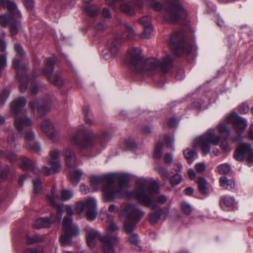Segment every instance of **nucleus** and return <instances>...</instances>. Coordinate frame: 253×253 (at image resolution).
I'll return each mask as SVG.
<instances>
[{
  "mask_svg": "<svg viewBox=\"0 0 253 253\" xmlns=\"http://www.w3.org/2000/svg\"><path fill=\"white\" fill-rule=\"evenodd\" d=\"M67 220L71 221L70 219L66 218L63 222L65 234L61 235L59 241L62 246H71L72 245V237L77 236L79 234L80 230L77 226H69L67 224Z\"/></svg>",
  "mask_w": 253,
  "mask_h": 253,
  "instance_id": "11",
  "label": "nucleus"
},
{
  "mask_svg": "<svg viewBox=\"0 0 253 253\" xmlns=\"http://www.w3.org/2000/svg\"><path fill=\"white\" fill-rule=\"evenodd\" d=\"M143 32L140 35V38L141 39L149 38L153 32V28L151 25L144 27Z\"/></svg>",
  "mask_w": 253,
  "mask_h": 253,
  "instance_id": "39",
  "label": "nucleus"
},
{
  "mask_svg": "<svg viewBox=\"0 0 253 253\" xmlns=\"http://www.w3.org/2000/svg\"><path fill=\"white\" fill-rule=\"evenodd\" d=\"M83 175V171L80 169H77L70 174V178L71 182L75 185H77L80 181Z\"/></svg>",
  "mask_w": 253,
  "mask_h": 253,
  "instance_id": "32",
  "label": "nucleus"
},
{
  "mask_svg": "<svg viewBox=\"0 0 253 253\" xmlns=\"http://www.w3.org/2000/svg\"><path fill=\"white\" fill-rule=\"evenodd\" d=\"M84 231L85 232L86 243L90 248L93 249L95 247V239L98 237L101 243L103 253H115L114 246L118 244L120 242L118 237L100 235L98 231L89 225H86Z\"/></svg>",
  "mask_w": 253,
  "mask_h": 253,
  "instance_id": "3",
  "label": "nucleus"
},
{
  "mask_svg": "<svg viewBox=\"0 0 253 253\" xmlns=\"http://www.w3.org/2000/svg\"><path fill=\"white\" fill-rule=\"evenodd\" d=\"M136 189L134 196L139 203L152 209L156 207L155 202V194L159 193V188L156 183H150L144 178L136 181Z\"/></svg>",
  "mask_w": 253,
  "mask_h": 253,
  "instance_id": "2",
  "label": "nucleus"
},
{
  "mask_svg": "<svg viewBox=\"0 0 253 253\" xmlns=\"http://www.w3.org/2000/svg\"><path fill=\"white\" fill-rule=\"evenodd\" d=\"M29 105L30 106V108L34 111L35 109H37L38 113L39 114H40L41 110L42 108L39 107L38 105V101L37 100H35L33 101H30L29 103Z\"/></svg>",
  "mask_w": 253,
  "mask_h": 253,
  "instance_id": "51",
  "label": "nucleus"
},
{
  "mask_svg": "<svg viewBox=\"0 0 253 253\" xmlns=\"http://www.w3.org/2000/svg\"><path fill=\"white\" fill-rule=\"evenodd\" d=\"M162 216V210L155 211L150 214L149 221L151 224L156 223L160 219Z\"/></svg>",
  "mask_w": 253,
  "mask_h": 253,
  "instance_id": "35",
  "label": "nucleus"
},
{
  "mask_svg": "<svg viewBox=\"0 0 253 253\" xmlns=\"http://www.w3.org/2000/svg\"><path fill=\"white\" fill-rule=\"evenodd\" d=\"M122 40L120 38H114L110 40L108 43L107 47L103 50L102 54L104 58L109 59L110 58H116L121 50Z\"/></svg>",
  "mask_w": 253,
  "mask_h": 253,
  "instance_id": "12",
  "label": "nucleus"
},
{
  "mask_svg": "<svg viewBox=\"0 0 253 253\" xmlns=\"http://www.w3.org/2000/svg\"><path fill=\"white\" fill-rule=\"evenodd\" d=\"M234 158L238 161L246 160L249 167L253 165V149L249 143H242L236 149L234 154Z\"/></svg>",
  "mask_w": 253,
  "mask_h": 253,
  "instance_id": "9",
  "label": "nucleus"
},
{
  "mask_svg": "<svg viewBox=\"0 0 253 253\" xmlns=\"http://www.w3.org/2000/svg\"><path fill=\"white\" fill-rule=\"evenodd\" d=\"M65 160L67 166L69 168H72L75 166L76 158L74 153H72L69 149L65 150Z\"/></svg>",
  "mask_w": 253,
  "mask_h": 253,
  "instance_id": "27",
  "label": "nucleus"
},
{
  "mask_svg": "<svg viewBox=\"0 0 253 253\" xmlns=\"http://www.w3.org/2000/svg\"><path fill=\"white\" fill-rule=\"evenodd\" d=\"M126 60L129 66L137 72V68L141 64H142V61L143 60L141 49L136 47L128 49Z\"/></svg>",
  "mask_w": 253,
  "mask_h": 253,
  "instance_id": "13",
  "label": "nucleus"
},
{
  "mask_svg": "<svg viewBox=\"0 0 253 253\" xmlns=\"http://www.w3.org/2000/svg\"><path fill=\"white\" fill-rule=\"evenodd\" d=\"M125 32L123 38L128 40H133L135 39L136 33L133 29L127 24H125Z\"/></svg>",
  "mask_w": 253,
  "mask_h": 253,
  "instance_id": "29",
  "label": "nucleus"
},
{
  "mask_svg": "<svg viewBox=\"0 0 253 253\" xmlns=\"http://www.w3.org/2000/svg\"><path fill=\"white\" fill-rule=\"evenodd\" d=\"M220 146L224 151H227L228 150V145L226 140H223L222 141Z\"/></svg>",
  "mask_w": 253,
  "mask_h": 253,
  "instance_id": "63",
  "label": "nucleus"
},
{
  "mask_svg": "<svg viewBox=\"0 0 253 253\" xmlns=\"http://www.w3.org/2000/svg\"><path fill=\"white\" fill-rule=\"evenodd\" d=\"M74 211L72 209V207L71 206H68L66 207V215L64 217L63 219V222H64L65 219L66 218H67L68 219H70V222H69L68 220H67V224L69 226H75V225L72 224V216L73 214Z\"/></svg>",
  "mask_w": 253,
  "mask_h": 253,
  "instance_id": "37",
  "label": "nucleus"
},
{
  "mask_svg": "<svg viewBox=\"0 0 253 253\" xmlns=\"http://www.w3.org/2000/svg\"><path fill=\"white\" fill-rule=\"evenodd\" d=\"M119 230L118 226L115 223H111L107 227V232L115 233Z\"/></svg>",
  "mask_w": 253,
  "mask_h": 253,
  "instance_id": "52",
  "label": "nucleus"
},
{
  "mask_svg": "<svg viewBox=\"0 0 253 253\" xmlns=\"http://www.w3.org/2000/svg\"><path fill=\"white\" fill-rule=\"evenodd\" d=\"M4 6H0V9L1 8H6L11 13V16L16 18H20L21 14L17 5L14 1L10 0H6L4 1Z\"/></svg>",
  "mask_w": 253,
  "mask_h": 253,
  "instance_id": "24",
  "label": "nucleus"
},
{
  "mask_svg": "<svg viewBox=\"0 0 253 253\" xmlns=\"http://www.w3.org/2000/svg\"><path fill=\"white\" fill-rule=\"evenodd\" d=\"M163 143L161 142H157L154 147V157L156 159H159L161 157L162 152L161 149L163 147Z\"/></svg>",
  "mask_w": 253,
  "mask_h": 253,
  "instance_id": "38",
  "label": "nucleus"
},
{
  "mask_svg": "<svg viewBox=\"0 0 253 253\" xmlns=\"http://www.w3.org/2000/svg\"><path fill=\"white\" fill-rule=\"evenodd\" d=\"M122 214L126 217L124 229L126 234H130L135 229L137 223L144 215L145 212L133 204H126L122 207Z\"/></svg>",
  "mask_w": 253,
  "mask_h": 253,
  "instance_id": "4",
  "label": "nucleus"
},
{
  "mask_svg": "<svg viewBox=\"0 0 253 253\" xmlns=\"http://www.w3.org/2000/svg\"><path fill=\"white\" fill-rule=\"evenodd\" d=\"M127 182L126 175L123 174L112 173L102 176L93 175L90 178V187L93 191H96L100 185L103 186V197L106 202L120 197Z\"/></svg>",
  "mask_w": 253,
  "mask_h": 253,
  "instance_id": "1",
  "label": "nucleus"
},
{
  "mask_svg": "<svg viewBox=\"0 0 253 253\" xmlns=\"http://www.w3.org/2000/svg\"><path fill=\"white\" fill-rule=\"evenodd\" d=\"M177 124L178 122L174 118L170 119L168 122V125L171 127L176 126L177 125Z\"/></svg>",
  "mask_w": 253,
  "mask_h": 253,
  "instance_id": "61",
  "label": "nucleus"
},
{
  "mask_svg": "<svg viewBox=\"0 0 253 253\" xmlns=\"http://www.w3.org/2000/svg\"><path fill=\"white\" fill-rule=\"evenodd\" d=\"M172 66V62L169 56H166L161 62H159L155 58H149L143 60L137 72L151 75L156 72L159 68L164 72L169 71Z\"/></svg>",
  "mask_w": 253,
  "mask_h": 253,
  "instance_id": "5",
  "label": "nucleus"
},
{
  "mask_svg": "<svg viewBox=\"0 0 253 253\" xmlns=\"http://www.w3.org/2000/svg\"><path fill=\"white\" fill-rule=\"evenodd\" d=\"M126 147L129 149H133L135 147V144L133 140H127L125 142Z\"/></svg>",
  "mask_w": 253,
  "mask_h": 253,
  "instance_id": "55",
  "label": "nucleus"
},
{
  "mask_svg": "<svg viewBox=\"0 0 253 253\" xmlns=\"http://www.w3.org/2000/svg\"><path fill=\"white\" fill-rule=\"evenodd\" d=\"M15 19L8 14L0 15V24L2 26H6L9 23L10 32L12 36L16 35L22 28L20 21Z\"/></svg>",
  "mask_w": 253,
  "mask_h": 253,
  "instance_id": "15",
  "label": "nucleus"
},
{
  "mask_svg": "<svg viewBox=\"0 0 253 253\" xmlns=\"http://www.w3.org/2000/svg\"><path fill=\"white\" fill-rule=\"evenodd\" d=\"M121 10L128 15H133L135 12L131 6L127 3H123L120 6Z\"/></svg>",
  "mask_w": 253,
  "mask_h": 253,
  "instance_id": "34",
  "label": "nucleus"
},
{
  "mask_svg": "<svg viewBox=\"0 0 253 253\" xmlns=\"http://www.w3.org/2000/svg\"><path fill=\"white\" fill-rule=\"evenodd\" d=\"M219 132L221 135H225L228 136L230 134V130L227 127L226 125L223 123H220L217 126Z\"/></svg>",
  "mask_w": 253,
  "mask_h": 253,
  "instance_id": "41",
  "label": "nucleus"
},
{
  "mask_svg": "<svg viewBox=\"0 0 253 253\" xmlns=\"http://www.w3.org/2000/svg\"><path fill=\"white\" fill-rule=\"evenodd\" d=\"M195 169L198 172L201 173L205 171L206 166L204 163H198L195 166Z\"/></svg>",
  "mask_w": 253,
  "mask_h": 253,
  "instance_id": "54",
  "label": "nucleus"
},
{
  "mask_svg": "<svg viewBox=\"0 0 253 253\" xmlns=\"http://www.w3.org/2000/svg\"><path fill=\"white\" fill-rule=\"evenodd\" d=\"M217 169L220 174H226L230 171L231 167L228 164H223L218 166Z\"/></svg>",
  "mask_w": 253,
  "mask_h": 253,
  "instance_id": "40",
  "label": "nucleus"
},
{
  "mask_svg": "<svg viewBox=\"0 0 253 253\" xmlns=\"http://www.w3.org/2000/svg\"><path fill=\"white\" fill-rule=\"evenodd\" d=\"M84 210H86V215L88 220L95 219L97 215L96 200L94 198H89L85 201V203L78 202L76 208L77 212L80 213Z\"/></svg>",
  "mask_w": 253,
  "mask_h": 253,
  "instance_id": "10",
  "label": "nucleus"
},
{
  "mask_svg": "<svg viewBox=\"0 0 253 253\" xmlns=\"http://www.w3.org/2000/svg\"><path fill=\"white\" fill-rule=\"evenodd\" d=\"M14 49L17 54L22 58L24 55L25 53L21 45L19 44H15L14 46Z\"/></svg>",
  "mask_w": 253,
  "mask_h": 253,
  "instance_id": "50",
  "label": "nucleus"
},
{
  "mask_svg": "<svg viewBox=\"0 0 253 253\" xmlns=\"http://www.w3.org/2000/svg\"><path fill=\"white\" fill-rule=\"evenodd\" d=\"M220 186L225 189H232L235 186V182L232 179H228L226 176H222L219 180Z\"/></svg>",
  "mask_w": 253,
  "mask_h": 253,
  "instance_id": "30",
  "label": "nucleus"
},
{
  "mask_svg": "<svg viewBox=\"0 0 253 253\" xmlns=\"http://www.w3.org/2000/svg\"><path fill=\"white\" fill-rule=\"evenodd\" d=\"M151 19L149 16H143L138 20L139 23L144 27L150 25Z\"/></svg>",
  "mask_w": 253,
  "mask_h": 253,
  "instance_id": "48",
  "label": "nucleus"
},
{
  "mask_svg": "<svg viewBox=\"0 0 253 253\" xmlns=\"http://www.w3.org/2000/svg\"><path fill=\"white\" fill-rule=\"evenodd\" d=\"M169 46L177 55L189 54L192 49L191 45L186 41L183 34L181 32H174L170 35Z\"/></svg>",
  "mask_w": 253,
  "mask_h": 253,
  "instance_id": "7",
  "label": "nucleus"
},
{
  "mask_svg": "<svg viewBox=\"0 0 253 253\" xmlns=\"http://www.w3.org/2000/svg\"><path fill=\"white\" fill-rule=\"evenodd\" d=\"M127 240L131 245L137 246L139 244V237L136 234L130 235L127 237Z\"/></svg>",
  "mask_w": 253,
  "mask_h": 253,
  "instance_id": "44",
  "label": "nucleus"
},
{
  "mask_svg": "<svg viewBox=\"0 0 253 253\" xmlns=\"http://www.w3.org/2000/svg\"><path fill=\"white\" fill-rule=\"evenodd\" d=\"M172 156L169 154H167L165 156V162L167 164H170L172 162Z\"/></svg>",
  "mask_w": 253,
  "mask_h": 253,
  "instance_id": "64",
  "label": "nucleus"
},
{
  "mask_svg": "<svg viewBox=\"0 0 253 253\" xmlns=\"http://www.w3.org/2000/svg\"><path fill=\"white\" fill-rule=\"evenodd\" d=\"M157 201L161 204H164L167 202V198L165 196L161 195L157 198Z\"/></svg>",
  "mask_w": 253,
  "mask_h": 253,
  "instance_id": "60",
  "label": "nucleus"
},
{
  "mask_svg": "<svg viewBox=\"0 0 253 253\" xmlns=\"http://www.w3.org/2000/svg\"><path fill=\"white\" fill-rule=\"evenodd\" d=\"M34 163L32 162L30 159L24 157L23 158L20 167L21 169H29L31 168V165H33Z\"/></svg>",
  "mask_w": 253,
  "mask_h": 253,
  "instance_id": "43",
  "label": "nucleus"
},
{
  "mask_svg": "<svg viewBox=\"0 0 253 253\" xmlns=\"http://www.w3.org/2000/svg\"><path fill=\"white\" fill-rule=\"evenodd\" d=\"M234 203L233 197L223 196L220 198V205L222 208H232L234 206Z\"/></svg>",
  "mask_w": 253,
  "mask_h": 253,
  "instance_id": "28",
  "label": "nucleus"
},
{
  "mask_svg": "<svg viewBox=\"0 0 253 253\" xmlns=\"http://www.w3.org/2000/svg\"><path fill=\"white\" fill-rule=\"evenodd\" d=\"M24 3L27 9H31L34 6L33 0H23Z\"/></svg>",
  "mask_w": 253,
  "mask_h": 253,
  "instance_id": "57",
  "label": "nucleus"
},
{
  "mask_svg": "<svg viewBox=\"0 0 253 253\" xmlns=\"http://www.w3.org/2000/svg\"><path fill=\"white\" fill-rule=\"evenodd\" d=\"M59 151L55 149L51 151L50 153L51 160L49 161L48 164L51 167L49 169L46 167H43L42 172L45 175H48L52 172L56 173L59 172L61 169L60 163L57 160L59 155Z\"/></svg>",
  "mask_w": 253,
  "mask_h": 253,
  "instance_id": "14",
  "label": "nucleus"
},
{
  "mask_svg": "<svg viewBox=\"0 0 253 253\" xmlns=\"http://www.w3.org/2000/svg\"><path fill=\"white\" fill-rule=\"evenodd\" d=\"M164 19L170 22L175 23L184 19L187 16L186 11L177 1L167 2L165 6Z\"/></svg>",
  "mask_w": 253,
  "mask_h": 253,
  "instance_id": "6",
  "label": "nucleus"
},
{
  "mask_svg": "<svg viewBox=\"0 0 253 253\" xmlns=\"http://www.w3.org/2000/svg\"><path fill=\"white\" fill-rule=\"evenodd\" d=\"M54 214H51L49 218L42 217L36 220L34 226L38 229L41 228L49 227L50 225L55 222V218L53 217Z\"/></svg>",
  "mask_w": 253,
  "mask_h": 253,
  "instance_id": "25",
  "label": "nucleus"
},
{
  "mask_svg": "<svg viewBox=\"0 0 253 253\" xmlns=\"http://www.w3.org/2000/svg\"><path fill=\"white\" fill-rule=\"evenodd\" d=\"M220 137L215 134L214 129L210 128L203 135L196 138L195 145L200 147L205 155H207L211 151V145L218 144Z\"/></svg>",
  "mask_w": 253,
  "mask_h": 253,
  "instance_id": "8",
  "label": "nucleus"
},
{
  "mask_svg": "<svg viewBox=\"0 0 253 253\" xmlns=\"http://www.w3.org/2000/svg\"><path fill=\"white\" fill-rule=\"evenodd\" d=\"M6 65V57L3 55H0V70L3 68Z\"/></svg>",
  "mask_w": 253,
  "mask_h": 253,
  "instance_id": "56",
  "label": "nucleus"
},
{
  "mask_svg": "<svg viewBox=\"0 0 253 253\" xmlns=\"http://www.w3.org/2000/svg\"><path fill=\"white\" fill-rule=\"evenodd\" d=\"M97 137V135L94 134L92 130H89L87 132V136L84 139H81L78 136L76 135L72 138L71 143L80 149H85L92 146L94 140Z\"/></svg>",
  "mask_w": 253,
  "mask_h": 253,
  "instance_id": "18",
  "label": "nucleus"
},
{
  "mask_svg": "<svg viewBox=\"0 0 253 253\" xmlns=\"http://www.w3.org/2000/svg\"><path fill=\"white\" fill-rule=\"evenodd\" d=\"M225 121L228 124H231L239 130H244L247 126L246 120L239 117L237 113H233L227 116Z\"/></svg>",
  "mask_w": 253,
  "mask_h": 253,
  "instance_id": "19",
  "label": "nucleus"
},
{
  "mask_svg": "<svg viewBox=\"0 0 253 253\" xmlns=\"http://www.w3.org/2000/svg\"><path fill=\"white\" fill-rule=\"evenodd\" d=\"M27 103L26 99L23 97L16 98L11 103V113L13 115L18 114L20 111Z\"/></svg>",
  "mask_w": 253,
  "mask_h": 253,
  "instance_id": "23",
  "label": "nucleus"
},
{
  "mask_svg": "<svg viewBox=\"0 0 253 253\" xmlns=\"http://www.w3.org/2000/svg\"><path fill=\"white\" fill-rule=\"evenodd\" d=\"M20 61L17 58H15L13 62V67L17 71L16 78L20 82L19 86L20 90L21 92H24L27 89V84L22 83V77L19 74L18 72L20 71L21 67L19 66Z\"/></svg>",
  "mask_w": 253,
  "mask_h": 253,
  "instance_id": "26",
  "label": "nucleus"
},
{
  "mask_svg": "<svg viewBox=\"0 0 253 253\" xmlns=\"http://www.w3.org/2000/svg\"><path fill=\"white\" fill-rule=\"evenodd\" d=\"M158 171L164 180H167L168 179L169 173L166 169L162 167H160L158 169Z\"/></svg>",
  "mask_w": 253,
  "mask_h": 253,
  "instance_id": "46",
  "label": "nucleus"
},
{
  "mask_svg": "<svg viewBox=\"0 0 253 253\" xmlns=\"http://www.w3.org/2000/svg\"><path fill=\"white\" fill-rule=\"evenodd\" d=\"M181 209L183 212L187 215H189L191 213V206L186 202H183L181 203Z\"/></svg>",
  "mask_w": 253,
  "mask_h": 253,
  "instance_id": "42",
  "label": "nucleus"
},
{
  "mask_svg": "<svg viewBox=\"0 0 253 253\" xmlns=\"http://www.w3.org/2000/svg\"><path fill=\"white\" fill-rule=\"evenodd\" d=\"M46 199L56 209L57 218L59 221H60L62 216V212L63 211V205L59 203V196L56 192L55 185L52 186L51 192L46 196Z\"/></svg>",
  "mask_w": 253,
  "mask_h": 253,
  "instance_id": "17",
  "label": "nucleus"
},
{
  "mask_svg": "<svg viewBox=\"0 0 253 253\" xmlns=\"http://www.w3.org/2000/svg\"><path fill=\"white\" fill-rule=\"evenodd\" d=\"M29 169L31 170L33 173H35L36 174H38L41 172L40 169L36 167L34 163L33 164V165H31V168H30Z\"/></svg>",
  "mask_w": 253,
  "mask_h": 253,
  "instance_id": "62",
  "label": "nucleus"
},
{
  "mask_svg": "<svg viewBox=\"0 0 253 253\" xmlns=\"http://www.w3.org/2000/svg\"><path fill=\"white\" fill-rule=\"evenodd\" d=\"M54 63L52 59L48 58L45 60V68L43 70V74L47 78L48 80L52 83L61 85L63 81L60 77L57 75H52L54 70Z\"/></svg>",
  "mask_w": 253,
  "mask_h": 253,
  "instance_id": "16",
  "label": "nucleus"
},
{
  "mask_svg": "<svg viewBox=\"0 0 253 253\" xmlns=\"http://www.w3.org/2000/svg\"><path fill=\"white\" fill-rule=\"evenodd\" d=\"M41 128L51 140L56 141L58 140L59 133L50 122L47 120L43 121L41 125Z\"/></svg>",
  "mask_w": 253,
  "mask_h": 253,
  "instance_id": "20",
  "label": "nucleus"
},
{
  "mask_svg": "<svg viewBox=\"0 0 253 253\" xmlns=\"http://www.w3.org/2000/svg\"><path fill=\"white\" fill-rule=\"evenodd\" d=\"M31 120L27 116L15 117L14 121V126L18 132H22L24 129L32 125Z\"/></svg>",
  "mask_w": 253,
  "mask_h": 253,
  "instance_id": "21",
  "label": "nucleus"
},
{
  "mask_svg": "<svg viewBox=\"0 0 253 253\" xmlns=\"http://www.w3.org/2000/svg\"><path fill=\"white\" fill-rule=\"evenodd\" d=\"M151 7L155 11H159L160 10H161L162 8V5L159 2H155L152 4Z\"/></svg>",
  "mask_w": 253,
  "mask_h": 253,
  "instance_id": "58",
  "label": "nucleus"
},
{
  "mask_svg": "<svg viewBox=\"0 0 253 253\" xmlns=\"http://www.w3.org/2000/svg\"><path fill=\"white\" fill-rule=\"evenodd\" d=\"M181 175L176 173L170 178V183L172 185H178L181 182Z\"/></svg>",
  "mask_w": 253,
  "mask_h": 253,
  "instance_id": "47",
  "label": "nucleus"
},
{
  "mask_svg": "<svg viewBox=\"0 0 253 253\" xmlns=\"http://www.w3.org/2000/svg\"><path fill=\"white\" fill-rule=\"evenodd\" d=\"M164 139L165 140L166 144L169 147L171 146L173 143H174V139L173 137L170 136L169 135H166L165 136Z\"/></svg>",
  "mask_w": 253,
  "mask_h": 253,
  "instance_id": "53",
  "label": "nucleus"
},
{
  "mask_svg": "<svg viewBox=\"0 0 253 253\" xmlns=\"http://www.w3.org/2000/svg\"><path fill=\"white\" fill-rule=\"evenodd\" d=\"M9 91L7 90H5L1 93L0 96V104L2 105L4 103L6 99L9 96Z\"/></svg>",
  "mask_w": 253,
  "mask_h": 253,
  "instance_id": "49",
  "label": "nucleus"
},
{
  "mask_svg": "<svg viewBox=\"0 0 253 253\" xmlns=\"http://www.w3.org/2000/svg\"><path fill=\"white\" fill-rule=\"evenodd\" d=\"M249 110V106L246 103H243L240 107V111L241 113L246 114Z\"/></svg>",
  "mask_w": 253,
  "mask_h": 253,
  "instance_id": "59",
  "label": "nucleus"
},
{
  "mask_svg": "<svg viewBox=\"0 0 253 253\" xmlns=\"http://www.w3.org/2000/svg\"><path fill=\"white\" fill-rule=\"evenodd\" d=\"M185 158L187 159L189 164L193 163L194 160L197 157V154L194 150L187 149L183 151Z\"/></svg>",
  "mask_w": 253,
  "mask_h": 253,
  "instance_id": "31",
  "label": "nucleus"
},
{
  "mask_svg": "<svg viewBox=\"0 0 253 253\" xmlns=\"http://www.w3.org/2000/svg\"><path fill=\"white\" fill-rule=\"evenodd\" d=\"M34 191L35 193L39 192L42 189V181L40 179L37 178L33 181Z\"/></svg>",
  "mask_w": 253,
  "mask_h": 253,
  "instance_id": "45",
  "label": "nucleus"
},
{
  "mask_svg": "<svg viewBox=\"0 0 253 253\" xmlns=\"http://www.w3.org/2000/svg\"><path fill=\"white\" fill-rule=\"evenodd\" d=\"M197 183L200 192L203 194H207L208 192L207 180L204 178L200 177L198 179Z\"/></svg>",
  "mask_w": 253,
  "mask_h": 253,
  "instance_id": "33",
  "label": "nucleus"
},
{
  "mask_svg": "<svg viewBox=\"0 0 253 253\" xmlns=\"http://www.w3.org/2000/svg\"><path fill=\"white\" fill-rule=\"evenodd\" d=\"M73 196L72 192L63 189L61 192V197H59V202L60 201H68Z\"/></svg>",
  "mask_w": 253,
  "mask_h": 253,
  "instance_id": "36",
  "label": "nucleus"
},
{
  "mask_svg": "<svg viewBox=\"0 0 253 253\" xmlns=\"http://www.w3.org/2000/svg\"><path fill=\"white\" fill-rule=\"evenodd\" d=\"M35 137V135L33 131H27L24 135V142L28 149L38 152L40 150V146L38 143L34 142Z\"/></svg>",
  "mask_w": 253,
  "mask_h": 253,
  "instance_id": "22",
  "label": "nucleus"
}]
</instances>
